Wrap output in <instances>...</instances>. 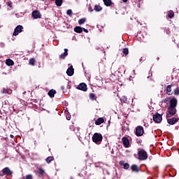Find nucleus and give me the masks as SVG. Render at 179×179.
Wrapping results in <instances>:
<instances>
[{
    "label": "nucleus",
    "mask_w": 179,
    "mask_h": 179,
    "mask_svg": "<svg viewBox=\"0 0 179 179\" xmlns=\"http://www.w3.org/2000/svg\"><path fill=\"white\" fill-rule=\"evenodd\" d=\"M92 141L96 145H100L103 141V136L101 134L94 133L92 136Z\"/></svg>",
    "instance_id": "obj_1"
},
{
    "label": "nucleus",
    "mask_w": 179,
    "mask_h": 179,
    "mask_svg": "<svg viewBox=\"0 0 179 179\" xmlns=\"http://www.w3.org/2000/svg\"><path fill=\"white\" fill-rule=\"evenodd\" d=\"M138 160H146L148 159V152L143 149H139L138 150Z\"/></svg>",
    "instance_id": "obj_2"
},
{
    "label": "nucleus",
    "mask_w": 179,
    "mask_h": 179,
    "mask_svg": "<svg viewBox=\"0 0 179 179\" xmlns=\"http://www.w3.org/2000/svg\"><path fill=\"white\" fill-rule=\"evenodd\" d=\"M176 113H177V109L176 108L169 106L168 108V114L166 115V117L168 118H170V117H173V115H176Z\"/></svg>",
    "instance_id": "obj_3"
},
{
    "label": "nucleus",
    "mask_w": 179,
    "mask_h": 179,
    "mask_svg": "<svg viewBox=\"0 0 179 179\" xmlns=\"http://www.w3.org/2000/svg\"><path fill=\"white\" fill-rule=\"evenodd\" d=\"M162 120H163V117L162 115L159 113H156L155 115H153V121H155V122H157V124H159V122H162Z\"/></svg>",
    "instance_id": "obj_4"
},
{
    "label": "nucleus",
    "mask_w": 179,
    "mask_h": 179,
    "mask_svg": "<svg viewBox=\"0 0 179 179\" xmlns=\"http://www.w3.org/2000/svg\"><path fill=\"white\" fill-rule=\"evenodd\" d=\"M23 30V26L22 25H17L15 29H14V32L13 34V36H17L19 33H22Z\"/></svg>",
    "instance_id": "obj_5"
},
{
    "label": "nucleus",
    "mask_w": 179,
    "mask_h": 179,
    "mask_svg": "<svg viewBox=\"0 0 179 179\" xmlns=\"http://www.w3.org/2000/svg\"><path fill=\"white\" fill-rule=\"evenodd\" d=\"M143 127H142V126H138L136 127V136H142V135H143Z\"/></svg>",
    "instance_id": "obj_6"
},
{
    "label": "nucleus",
    "mask_w": 179,
    "mask_h": 179,
    "mask_svg": "<svg viewBox=\"0 0 179 179\" xmlns=\"http://www.w3.org/2000/svg\"><path fill=\"white\" fill-rule=\"evenodd\" d=\"M33 19H41V13L40 11L36 10L31 13Z\"/></svg>",
    "instance_id": "obj_7"
},
{
    "label": "nucleus",
    "mask_w": 179,
    "mask_h": 179,
    "mask_svg": "<svg viewBox=\"0 0 179 179\" xmlns=\"http://www.w3.org/2000/svg\"><path fill=\"white\" fill-rule=\"evenodd\" d=\"M169 103H170L169 107L176 108V107H177V104H178V101H177V99H176L175 97H172V98H171Z\"/></svg>",
    "instance_id": "obj_8"
},
{
    "label": "nucleus",
    "mask_w": 179,
    "mask_h": 179,
    "mask_svg": "<svg viewBox=\"0 0 179 179\" xmlns=\"http://www.w3.org/2000/svg\"><path fill=\"white\" fill-rule=\"evenodd\" d=\"M122 142L124 148H129L131 146V144H129V139H128L127 137H123Z\"/></svg>",
    "instance_id": "obj_9"
},
{
    "label": "nucleus",
    "mask_w": 179,
    "mask_h": 179,
    "mask_svg": "<svg viewBox=\"0 0 179 179\" xmlns=\"http://www.w3.org/2000/svg\"><path fill=\"white\" fill-rule=\"evenodd\" d=\"M77 89H78V90H83V92H86L87 90V85L82 83L77 87Z\"/></svg>",
    "instance_id": "obj_10"
},
{
    "label": "nucleus",
    "mask_w": 179,
    "mask_h": 179,
    "mask_svg": "<svg viewBox=\"0 0 179 179\" xmlns=\"http://www.w3.org/2000/svg\"><path fill=\"white\" fill-rule=\"evenodd\" d=\"M2 173H4L6 176H12L13 174L12 171H10V169H9L8 167L3 169Z\"/></svg>",
    "instance_id": "obj_11"
},
{
    "label": "nucleus",
    "mask_w": 179,
    "mask_h": 179,
    "mask_svg": "<svg viewBox=\"0 0 179 179\" xmlns=\"http://www.w3.org/2000/svg\"><path fill=\"white\" fill-rule=\"evenodd\" d=\"M179 118L178 117H173L171 119H169L167 120L168 124H169V125H174V124H176V122H178Z\"/></svg>",
    "instance_id": "obj_12"
},
{
    "label": "nucleus",
    "mask_w": 179,
    "mask_h": 179,
    "mask_svg": "<svg viewBox=\"0 0 179 179\" xmlns=\"http://www.w3.org/2000/svg\"><path fill=\"white\" fill-rule=\"evenodd\" d=\"M171 87H173V85H169L166 87V88L165 90L166 94H168V96H171V94H173Z\"/></svg>",
    "instance_id": "obj_13"
},
{
    "label": "nucleus",
    "mask_w": 179,
    "mask_h": 179,
    "mask_svg": "<svg viewBox=\"0 0 179 179\" xmlns=\"http://www.w3.org/2000/svg\"><path fill=\"white\" fill-rule=\"evenodd\" d=\"M119 164L120 166H122L125 170H128V169H129V164L125 163L124 161H120Z\"/></svg>",
    "instance_id": "obj_14"
},
{
    "label": "nucleus",
    "mask_w": 179,
    "mask_h": 179,
    "mask_svg": "<svg viewBox=\"0 0 179 179\" xmlns=\"http://www.w3.org/2000/svg\"><path fill=\"white\" fill-rule=\"evenodd\" d=\"M73 67L71 66L70 68H69L66 71V73L68 76H72L73 75Z\"/></svg>",
    "instance_id": "obj_15"
},
{
    "label": "nucleus",
    "mask_w": 179,
    "mask_h": 179,
    "mask_svg": "<svg viewBox=\"0 0 179 179\" xmlns=\"http://www.w3.org/2000/svg\"><path fill=\"white\" fill-rule=\"evenodd\" d=\"M104 122V118L99 117L95 121V125H101Z\"/></svg>",
    "instance_id": "obj_16"
},
{
    "label": "nucleus",
    "mask_w": 179,
    "mask_h": 179,
    "mask_svg": "<svg viewBox=\"0 0 179 179\" xmlns=\"http://www.w3.org/2000/svg\"><path fill=\"white\" fill-rule=\"evenodd\" d=\"M6 64L8 65V66H12L15 64V62L10 59H8L6 60Z\"/></svg>",
    "instance_id": "obj_17"
},
{
    "label": "nucleus",
    "mask_w": 179,
    "mask_h": 179,
    "mask_svg": "<svg viewBox=\"0 0 179 179\" xmlns=\"http://www.w3.org/2000/svg\"><path fill=\"white\" fill-rule=\"evenodd\" d=\"M55 93H57V91H55V90H50L48 92V96L52 98L54 97V96H55Z\"/></svg>",
    "instance_id": "obj_18"
},
{
    "label": "nucleus",
    "mask_w": 179,
    "mask_h": 179,
    "mask_svg": "<svg viewBox=\"0 0 179 179\" xmlns=\"http://www.w3.org/2000/svg\"><path fill=\"white\" fill-rule=\"evenodd\" d=\"M68 55V49H64V52L61 54L60 58L64 59Z\"/></svg>",
    "instance_id": "obj_19"
},
{
    "label": "nucleus",
    "mask_w": 179,
    "mask_h": 179,
    "mask_svg": "<svg viewBox=\"0 0 179 179\" xmlns=\"http://www.w3.org/2000/svg\"><path fill=\"white\" fill-rule=\"evenodd\" d=\"M94 10H95V12H101V10H103V8H101V6L97 5V6H94Z\"/></svg>",
    "instance_id": "obj_20"
},
{
    "label": "nucleus",
    "mask_w": 179,
    "mask_h": 179,
    "mask_svg": "<svg viewBox=\"0 0 179 179\" xmlns=\"http://www.w3.org/2000/svg\"><path fill=\"white\" fill-rule=\"evenodd\" d=\"M74 31H76V33H82V31H83V29L80 27H76L74 28Z\"/></svg>",
    "instance_id": "obj_21"
},
{
    "label": "nucleus",
    "mask_w": 179,
    "mask_h": 179,
    "mask_svg": "<svg viewBox=\"0 0 179 179\" xmlns=\"http://www.w3.org/2000/svg\"><path fill=\"white\" fill-rule=\"evenodd\" d=\"M103 2L106 6H111V0H103Z\"/></svg>",
    "instance_id": "obj_22"
},
{
    "label": "nucleus",
    "mask_w": 179,
    "mask_h": 179,
    "mask_svg": "<svg viewBox=\"0 0 179 179\" xmlns=\"http://www.w3.org/2000/svg\"><path fill=\"white\" fill-rule=\"evenodd\" d=\"M52 160H54V157H48L46 158V163L50 164V163H51V162H52Z\"/></svg>",
    "instance_id": "obj_23"
},
{
    "label": "nucleus",
    "mask_w": 179,
    "mask_h": 179,
    "mask_svg": "<svg viewBox=\"0 0 179 179\" xmlns=\"http://www.w3.org/2000/svg\"><path fill=\"white\" fill-rule=\"evenodd\" d=\"M63 0H55L57 6H61L62 5Z\"/></svg>",
    "instance_id": "obj_24"
},
{
    "label": "nucleus",
    "mask_w": 179,
    "mask_h": 179,
    "mask_svg": "<svg viewBox=\"0 0 179 179\" xmlns=\"http://www.w3.org/2000/svg\"><path fill=\"white\" fill-rule=\"evenodd\" d=\"M173 94L175 96H178L179 95V87H176L174 90H173Z\"/></svg>",
    "instance_id": "obj_25"
},
{
    "label": "nucleus",
    "mask_w": 179,
    "mask_h": 179,
    "mask_svg": "<svg viewBox=\"0 0 179 179\" xmlns=\"http://www.w3.org/2000/svg\"><path fill=\"white\" fill-rule=\"evenodd\" d=\"M168 16L170 19H173V17H174V12L169 11L168 13Z\"/></svg>",
    "instance_id": "obj_26"
},
{
    "label": "nucleus",
    "mask_w": 179,
    "mask_h": 179,
    "mask_svg": "<svg viewBox=\"0 0 179 179\" xmlns=\"http://www.w3.org/2000/svg\"><path fill=\"white\" fill-rule=\"evenodd\" d=\"M86 22V18H82L78 20V24H83Z\"/></svg>",
    "instance_id": "obj_27"
},
{
    "label": "nucleus",
    "mask_w": 179,
    "mask_h": 179,
    "mask_svg": "<svg viewBox=\"0 0 179 179\" xmlns=\"http://www.w3.org/2000/svg\"><path fill=\"white\" fill-rule=\"evenodd\" d=\"M36 64V59L34 58H31L29 59V65H34Z\"/></svg>",
    "instance_id": "obj_28"
},
{
    "label": "nucleus",
    "mask_w": 179,
    "mask_h": 179,
    "mask_svg": "<svg viewBox=\"0 0 179 179\" xmlns=\"http://www.w3.org/2000/svg\"><path fill=\"white\" fill-rule=\"evenodd\" d=\"M131 170L132 171H138V166L136 165H132Z\"/></svg>",
    "instance_id": "obj_29"
},
{
    "label": "nucleus",
    "mask_w": 179,
    "mask_h": 179,
    "mask_svg": "<svg viewBox=\"0 0 179 179\" xmlns=\"http://www.w3.org/2000/svg\"><path fill=\"white\" fill-rule=\"evenodd\" d=\"M122 52L123 54H124V55H128L129 52L128 50V48H124Z\"/></svg>",
    "instance_id": "obj_30"
},
{
    "label": "nucleus",
    "mask_w": 179,
    "mask_h": 179,
    "mask_svg": "<svg viewBox=\"0 0 179 179\" xmlns=\"http://www.w3.org/2000/svg\"><path fill=\"white\" fill-rule=\"evenodd\" d=\"M3 93H8V94H10V93H12V90L3 89Z\"/></svg>",
    "instance_id": "obj_31"
},
{
    "label": "nucleus",
    "mask_w": 179,
    "mask_h": 179,
    "mask_svg": "<svg viewBox=\"0 0 179 179\" xmlns=\"http://www.w3.org/2000/svg\"><path fill=\"white\" fill-rule=\"evenodd\" d=\"M38 173V174H41V176H43V174H44V173H45L44 169H39Z\"/></svg>",
    "instance_id": "obj_32"
},
{
    "label": "nucleus",
    "mask_w": 179,
    "mask_h": 179,
    "mask_svg": "<svg viewBox=\"0 0 179 179\" xmlns=\"http://www.w3.org/2000/svg\"><path fill=\"white\" fill-rule=\"evenodd\" d=\"M66 13H67V15H69V16H71V15H72V10L69 9V10L66 11Z\"/></svg>",
    "instance_id": "obj_33"
},
{
    "label": "nucleus",
    "mask_w": 179,
    "mask_h": 179,
    "mask_svg": "<svg viewBox=\"0 0 179 179\" xmlns=\"http://www.w3.org/2000/svg\"><path fill=\"white\" fill-rule=\"evenodd\" d=\"M25 179H33V176L31 175H27Z\"/></svg>",
    "instance_id": "obj_34"
},
{
    "label": "nucleus",
    "mask_w": 179,
    "mask_h": 179,
    "mask_svg": "<svg viewBox=\"0 0 179 179\" xmlns=\"http://www.w3.org/2000/svg\"><path fill=\"white\" fill-rule=\"evenodd\" d=\"M90 99H94V94L91 93L90 95Z\"/></svg>",
    "instance_id": "obj_35"
},
{
    "label": "nucleus",
    "mask_w": 179,
    "mask_h": 179,
    "mask_svg": "<svg viewBox=\"0 0 179 179\" xmlns=\"http://www.w3.org/2000/svg\"><path fill=\"white\" fill-rule=\"evenodd\" d=\"M89 12H93V10L92 9V7L89 8Z\"/></svg>",
    "instance_id": "obj_36"
},
{
    "label": "nucleus",
    "mask_w": 179,
    "mask_h": 179,
    "mask_svg": "<svg viewBox=\"0 0 179 179\" xmlns=\"http://www.w3.org/2000/svg\"><path fill=\"white\" fill-rule=\"evenodd\" d=\"M83 30H84V31H85V33H87V32L89 31L87 29H85V28H83Z\"/></svg>",
    "instance_id": "obj_37"
},
{
    "label": "nucleus",
    "mask_w": 179,
    "mask_h": 179,
    "mask_svg": "<svg viewBox=\"0 0 179 179\" xmlns=\"http://www.w3.org/2000/svg\"><path fill=\"white\" fill-rule=\"evenodd\" d=\"M10 138H15V136H13V134H10Z\"/></svg>",
    "instance_id": "obj_38"
},
{
    "label": "nucleus",
    "mask_w": 179,
    "mask_h": 179,
    "mask_svg": "<svg viewBox=\"0 0 179 179\" xmlns=\"http://www.w3.org/2000/svg\"><path fill=\"white\" fill-rule=\"evenodd\" d=\"M66 119L69 121V120H71V117L68 116L66 117Z\"/></svg>",
    "instance_id": "obj_39"
},
{
    "label": "nucleus",
    "mask_w": 179,
    "mask_h": 179,
    "mask_svg": "<svg viewBox=\"0 0 179 179\" xmlns=\"http://www.w3.org/2000/svg\"><path fill=\"white\" fill-rule=\"evenodd\" d=\"M123 2H127L128 0H122Z\"/></svg>",
    "instance_id": "obj_40"
}]
</instances>
